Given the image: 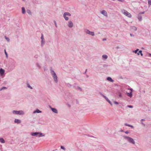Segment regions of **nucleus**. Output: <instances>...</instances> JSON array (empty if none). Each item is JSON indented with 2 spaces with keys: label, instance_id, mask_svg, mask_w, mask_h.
<instances>
[{
  "label": "nucleus",
  "instance_id": "obj_1",
  "mask_svg": "<svg viewBox=\"0 0 151 151\" xmlns=\"http://www.w3.org/2000/svg\"><path fill=\"white\" fill-rule=\"evenodd\" d=\"M50 70L51 71V73L52 76V77L54 79V81L56 83H57L58 82V78L56 73H55V72L52 70V68H50Z\"/></svg>",
  "mask_w": 151,
  "mask_h": 151
},
{
  "label": "nucleus",
  "instance_id": "obj_2",
  "mask_svg": "<svg viewBox=\"0 0 151 151\" xmlns=\"http://www.w3.org/2000/svg\"><path fill=\"white\" fill-rule=\"evenodd\" d=\"M31 134L32 136H37L39 137L44 136H45V135L43 134L42 133L37 132H32Z\"/></svg>",
  "mask_w": 151,
  "mask_h": 151
},
{
  "label": "nucleus",
  "instance_id": "obj_3",
  "mask_svg": "<svg viewBox=\"0 0 151 151\" xmlns=\"http://www.w3.org/2000/svg\"><path fill=\"white\" fill-rule=\"evenodd\" d=\"M122 12L127 17L130 18L132 17L131 14L127 11L124 9H123L122 10Z\"/></svg>",
  "mask_w": 151,
  "mask_h": 151
},
{
  "label": "nucleus",
  "instance_id": "obj_4",
  "mask_svg": "<svg viewBox=\"0 0 151 151\" xmlns=\"http://www.w3.org/2000/svg\"><path fill=\"white\" fill-rule=\"evenodd\" d=\"M84 32L87 34L91 35L93 36L94 35V33L93 32L90 31L88 29H84Z\"/></svg>",
  "mask_w": 151,
  "mask_h": 151
},
{
  "label": "nucleus",
  "instance_id": "obj_5",
  "mask_svg": "<svg viewBox=\"0 0 151 151\" xmlns=\"http://www.w3.org/2000/svg\"><path fill=\"white\" fill-rule=\"evenodd\" d=\"M71 16V14L68 12H65L63 14V17L66 21H68L69 20V18L67 16Z\"/></svg>",
  "mask_w": 151,
  "mask_h": 151
},
{
  "label": "nucleus",
  "instance_id": "obj_6",
  "mask_svg": "<svg viewBox=\"0 0 151 151\" xmlns=\"http://www.w3.org/2000/svg\"><path fill=\"white\" fill-rule=\"evenodd\" d=\"M13 113L16 114H24V112L22 111H17L14 110L13 111Z\"/></svg>",
  "mask_w": 151,
  "mask_h": 151
},
{
  "label": "nucleus",
  "instance_id": "obj_7",
  "mask_svg": "<svg viewBox=\"0 0 151 151\" xmlns=\"http://www.w3.org/2000/svg\"><path fill=\"white\" fill-rule=\"evenodd\" d=\"M125 138L127 139L129 142L133 144H135V142L132 138L127 136L125 137Z\"/></svg>",
  "mask_w": 151,
  "mask_h": 151
},
{
  "label": "nucleus",
  "instance_id": "obj_8",
  "mask_svg": "<svg viewBox=\"0 0 151 151\" xmlns=\"http://www.w3.org/2000/svg\"><path fill=\"white\" fill-rule=\"evenodd\" d=\"M73 23L71 21H69L68 22V26L70 28H72L73 26Z\"/></svg>",
  "mask_w": 151,
  "mask_h": 151
},
{
  "label": "nucleus",
  "instance_id": "obj_9",
  "mask_svg": "<svg viewBox=\"0 0 151 151\" xmlns=\"http://www.w3.org/2000/svg\"><path fill=\"white\" fill-rule=\"evenodd\" d=\"M100 13L106 17H108V15L106 12L105 10H103L101 11Z\"/></svg>",
  "mask_w": 151,
  "mask_h": 151
},
{
  "label": "nucleus",
  "instance_id": "obj_10",
  "mask_svg": "<svg viewBox=\"0 0 151 151\" xmlns=\"http://www.w3.org/2000/svg\"><path fill=\"white\" fill-rule=\"evenodd\" d=\"M132 89H130V92L129 93H127V95L129 96L130 98L132 97Z\"/></svg>",
  "mask_w": 151,
  "mask_h": 151
},
{
  "label": "nucleus",
  "instance_id": "obj_11",
  "mask_svg": "<svg viewBox=\"0 0 151 151\" xmlns=\"http://www.w3.org/2000/svg\"><path fill=\"white\" fill-rule=\"evenodd\" d=\"M41 38L42 40H41V42H42V43H41V45L42 46H43V44H44V43H45V42L44 41H43V39H44V37H43V35L42 34H41Z\"/></svg>",
  "mask_w": 151,
  "mask_h": 151
},
{
  "label": "nucleus",
  "instance_id": "obj_12",
  "mask_svg": "<svg viewBox=\"0 0 151 151\" xmlns=\"http://www.w3.org/2000/svg\"><path fill=\"white\" fill-rule=\"evenodd\" d=\"M4 70L3 69L1 68L0 69V74L1 76H2L4 75Z\"/></svg>",
  "mask_w": 151,
  "mask_h": 151
},
{
  "label": "nucleus",
  "instance_id": "obj_13",
  "mask_svg": "<svg viewBox=\"0 0 151 151\" xmlns=\"http://www.w3.org/2000/svg\"><path fill=\"white\" fill-rule=\"evenodd\" d=\"M51 109L52 111L53 112L56 114L58 113V111L56 109L54 108H52L51 107Z\"/></svg>",
  "mask_w": 151,
  "mask_h": 151
},
{
  "label": "nucleus",
  "instance_id": "obj_14",
  "mask_svg": "<svg viewBox=\"0 0 151 151\" xmlns=\"http://www.w3.org/2000/svg\"><path fill=\"white\" fill-rule=\"evenodd\" d=\"M14 122L15 123L19 124V123H21V121L19 119H16L14 120Z\"/></svg>",
  "mask_w": 151,
  "mask_h": 151
},
{
  "label": "nucleus",
  "instance_id": "obj_15",
  "mask_svg": "<svg viewBox=\"0 0 151 151\" xmlns=\"http://www.w3.org/2000/svg\"><path fill=\"white\" fill-rule=\"evenodd\" d=\"M107 80L108 81H110L111 82H113L114 81L111 79V78L110 77H108L107 78Z\"/></svg>",
  "mask_w": 151,
  "mask_h": 151
},
{
  "label": "nucleus",
  "instance_id": "obj_16",
  "mask_svg": "<svg viewBox=\"0 0 151 151\" xmlns=\"http://www.w3.org/2000/svg\"><path fill=\"white\" fill-rule=\"evenodd\" d=\"M142 17L141 15H138L137 18L139 21H141V20H142Z\"/></svg>",
  "mask_w": 151,
  "mask_h": 151
},
{
  "label": "nucleus",
  "instance_id": "obj_17",
  "mask_svg": "<svg viewBox=\"0 0 151 151\" xmlns=\"http://www.w3.org/2000/svg\"><path fill=\"white\" fill-rule=\"evenodd\" d=\"M41 112H42V111H41L39 110L38 109H37L36 111H34L33 112V113H41Z\"/></svg>",
  "mask_w": 151,
  "mask_h": 151
},
{
  "label": "nucleus",
  "instance_id": "obj_18",
  "mask_svg": "<svg viewBox=\"0 0 151 151\" xmlns=\"http://www.w3.org/2000/svg\"><path fill=\"white\" fill-rule=\"evenodd\" d=\"M102 58L103 59H106L107 58L108 56L106 55H102Z\"/></svg>",
  "mask_w": 151,
  "mask_h": 151
},
{
  "label": "nucleus",
  "instance_id": "obj_19",
  "mask_svg": "<svg viewBox=\"0 0 151 151\" xmlns=\"http://www.w3.org/2000/svg\"><path fill=\"white\" fill-rule=\"evenodd\" d=\"M22 12L23 14H24L25 13V10L24 7L22 8Z\"/></svg>",
  "mask_w": 151,
  "mask_h": 151
},
{
  "label": "nucleus",
  "instance_id": "obj_20",
  "mask_svg": "<svg viewBox=\"0 0 151 151\" xmlns=\"http://www.w3.org/2000/svg\"><path fill=\"white\" fill-rule=\"evenodd\" d=\"M0 142L2 143H4L5 142V140L3 138H0Z\"/></svg>",
  "mask_w": 151,
  "mask_h": 151
},
{
  "label": "nucleus",
  "instance_id": "obj_21",
  "mask_svg": "<svg viewBox=\"0 0 151 151\" xmlns=\"http://www.w3.org/2000/svg\"><path fill=\"white\" fill-rule=\"evenodd\" d=\"M137 54L138 55H139L140 54L141 56L143 55V54L142 53V50H139L138 52H137Z\"/></svg>",
  "mask_w": 151,
  "mask_h": 151
},
{
  "label": "nucleus",
  "instance_id": "obj_22",
  "mask_svg": "<svg viewBox=\"0 0 151 151\" xmlns=\"http://www.w3.org/2000/svg\"><path fill=\"white\" fill-rule=\"evenodd\" d=\"M125 125L126 126H127L128 127H131L132 128H133V126L132 125H130V124H127L126 123L125 124Z\"/></svg>",
  "mask_w": 151,
  "mask_h": 151
},
{
  "label": "nucleus",
  "instance_id": "obj_23",
  "mask_svg": "<svg viewBox=\"0 0 151 151\" xmlns=\"http://www.w3.org/2000/svg\"><path fill=\"white\" fill-rule=\"evenodd\" d=\"M106 100L112 106V104L110 101L108 99V98H106Z\"/></svg>",
  "mask_w": 151,
  "mask_h": 151
},
{
  "label": "nucleus",
  "instance_id": "obj_24",
  "mask_svg": "<svg viewBox=\"0 0 151 151\" xmlns=\"http://www.w3.org/2000/svg\"><path fill=\"white\" fill-rule=\"evenodd\" d=\"M7 88L6 87H3L0 89V91H1L2 90H4V89H6Z\"/></svg>",
  "mask_w": 151,
  "mask_h": 151
},
{
  "label": "nucleus",
  "instance_id": "obj_25",
  "mask_svg": "<svg viewBox=\"0 0 151 151\" xmlns=\"http://www.w3.org/2000/svg\"><path fill=\"white\" fill-rule=\"evenodd\" d=\"M27 12L29 14H31V12L30 10H27Z\"/></svg>",
  "mask_w": 151,
  "mask_h": 151
},
{
  "label": "nucleus",
  "instance_id": "obj_26",
  "mask_svg": "<svg viewBox=\"0 0 151 151\" xmlns=\"http://www.w3.org/2000/svg\"><path fill=\"white\" fill-rule=\"evenodd\" d=\"M36 65L37 67H38L39 69H40L41 68V67L39 63H37L36 64Z\"/></svg>",
  "mask_w": 151,
  "mask_h": 151
},
{
  "label": "nucleus",
  "instance_id": "obj_27",
  "mask_svg": "<svg viewBox=\"0 0 151 151\" xmlns=\"http://www.w3.org/2000/svg\"><path fill=\"white\" fill-rule=\"evenodd\" d=\"M132 29H133L134 31H136L137 29V28L134 26L132 27Z\"/></svg>",
  "mask_w": 151,
  "mask_h": 151
},
{
  "label": "nucleus",
  "instance_id": "obj_28",
  "mask_svg": "<svg viewBox=\"0 0 151 151\" xmlns=\"http://www.w3.org/2000/svg\"><path fill=\"white\" fill-rule=\"evenodd\" d=\"M27 87L28 88H30L31 89H32V88L30 86L29 84V83L27 84Z\"/></svg>",
  "mask_w": 151,
  "mask_h": 151
},
{
  "label": "nucleus",
  "instance_id": "obj_29",
  "mask_svg": "<svg viewBox=\"0 0 151 151\" xmlns=\"http://www.w3.org/2000/svg\"><path fill=\"white\" fill-rule=\"evenodd\" d=\"M5 39L7 40V41L9 42V38L7 37L6 36H5Z\"/></svg>",
  "mask_w": 151,
  "mask_h": 151
},
{
  "label": "nucleus",
  "instance_id": "obj_30",
  "mask_svg": "<svg viewBox=\"0 0 151 151\" xmlns=\"http://www.w3.org/2000/svg\"><path fill=\"white\" fill-rule=\"evenodd\" d=\"M148 4L149 6H150L151 5V1H148Z\"/></svg>",
  "mask_w": 151,
  "mask_h": 151
},
{
  "label": "nucleus",
  "instance_id": "obj_31",
  "mask_svg": "<svg viewBox=\"0 0 151 151\" xmlns=\"http://www.w3.org/2000/svg\"><path fill=\"white\" fill-rule=\"evenodd\" d=\"M101 95L103 97H104L105 99L106 100V98H107L103 94H101Z\"/></svg>",
  "mask_w": 151,
  "mask_h": 151
},
{
  "label": "nucleus",
  "instance_id": "obj_32",
  "mask_svg": "<svg viewBox=\"0 0 151 151\" xmlns=\"http://www.w3.org/2000/svg\"><path fill=\"white\" fill-rule=\"evenodd\" d=\"M60 147H61V149H62L63 150H65V147H64V146H61Z\"/></svg>",
  "mask_w": 151,
  "mask_h": 151
},
{
  "label": "nucleus",
  "instance_id": "obj_33",
  "mask_svg": "<svg viewBox=\"0 0 151 151\" xmlns=\"http://www.w3.org/2000/svg\"><path fill=\"white\" fill-rule=\"evenodd\" d=\"M128 107L130 108H132L133 107V106L132 105H128L127 106Z\"/></svg>",
  "mask_w": 151,
  "mask_h": 151
},
{
  "label": "nucleus",
  "instance_id": "obj_34",
  "mask_svg": "<svg viewBox=\"0 0 151 151\" xmlns=\"http://www.w3.org/2000/svg\"><path fill=\"white\" fill-rule=\"evenodd\" d=\"M145 13V12H139V14H143L144 13Z\"/></svg>",
  "mask_w": 151,
  "mask_h": 151
},
{
  "label": "nucleus",
  "instance_id": "obj_35",
  "mask_svg": "<svg viewBox=\"0 0 151 151\" xmlns=\"http://www.w3.org/2000/svg\"><path fill=\"white\" fill-rule=\"evenodd\" d=\"M4 51H5V54H6V58H7V52H6V51L5 50Z\"/></svg>",
  "mask_w": 151,
  "mask_h": 151
},
{
  "label": "nucleus",
  "instance_id": "obj_36",
  "mask_svg": "<svg viewBox=\"0 0 151 151\" xmlns=\"http://www.w3.org/2000/svg\"><path fill=\"white\" fill-rule=\"evenodd\" d=\"M114 103L116 104H119V103L117 101H115L114 102Z\"/></svg>",
  "mask_w": 151,
  "mask_h": 151
},
{
  "label": "nucleus",
  "instance_id": "obj_37",
  "mask_svg": "<svg viewBox=\"0 0 151 151\" xmlns=\"http://www.w3.org/2000/svg\"><path fill=\"white\" fill-rule=\"evenodd\" d=\"M77 88L79 89L81 91H82V89H81V88L80 87H77Z\"/></svg>",
  "mask_w": 151,
  "mask_h": 151
},
{
  "label": "nucleus",
  "instance_id": "obj_38",
  "mask_svg": "<svg viewBox=\"0 0 151 151\" xmlns=\"http://www.w3.org/2000/svg\"><path fill=\"white\" fill-rule=\"evenodd\" d=\"M54 23H55V27H57V24L56 23V22L55 21H54Z\"/></svg>",
  "mask_w": 151,
  "mask_h": 151
},
{
  "label": "nucleus",
  "instance_id": "obj_39",
  "mask_svg": "<svg viewBox=\"0 0 151 151\" xmlns=\"http://www.w3.org/2000/svg\"><path fill=\"white\" fill-rule=\"evenodd\" d=\"M119 96L120 97H122V94H121V93H119Z\"/></svg>",
  "mask_w": 151,
  "mask_h": 151
},
{
  "label": "nucleus",
  "instance_id": "obj_40",
  "mask_svg": "<svg viewBox=\"0 0 151 151\" xmlns=\"http://www.w3.org/2000/svg\"><path fill=\"white\" fill-rule=\"evenodd\" d=\"M125 133H126V134H127L129 133V132L127 131H125Z\"/></svg>",
  "mask_w": 151,
  "mask_h": 151
},
{
  "label": "nucleus",
  "instance_id": "obj_41",
  "mask_svg": "<svg viewBox=\"0 0 151 151\" xmlns=\"http://www.w3.org/2000/svg\"><path fill=\"white\" fill-rule=\"evenodd\" d=\"M87 69H86V70H85V71L84 73V74H85L86 73L87 71Z\"/></svg>",
  "mask_w": 151,
  "mask_h": 151
},
{
  "label": "nucleus",
  "instance_id": "obj_42",
  "mask_svg": "<svg viewBox=\"0 0 151 151\" xmlns=\"http://www.w3.org/2000/svg\"><path fill=\"white\" fill-rule=\"evenodd\" d=\"M103 41H105V40H106V38H104L103 39Z\"/></svg>",
  "mask_w": 151,
  "mask_h": 151
},
{
  "label": "nucleus",
  "instance_id": "obj_43",
  "mask_svg": "<svg viewBox=\"0 0 151 151\" xmlns=\"http://www.w3.org/2000/svg\"><path fill=\"white\" fill-rule=\"evenodd\" d=\"M134 52L135 53H137V51H136V50H135V51H134Z\"/></svg>",
  "mask_w": 151,
  "mask_h": 151
},
{
  "label": "nucleus",
  "instance_id": "obj_44",
  "mask_svg": "<svg viewBox=\"0 0 151 151\" xmlns=\"http://www.w3.org/2000/svg\"><path fill=\"white\" fill-rule=\"evenodd\" d=\"M130 35L131 37L134 36V35L132 34H130Z\"/></svg>",
  "mask_w": 151,
  "mask_h": 151
},
{
  "label": "nucleus",
  "instance_id": "obj_45",
  "mask_svg": "<svg viewBox=\"0 0 151 151\" xmlns=\"http://www.w3.org/2000/svg\"><path fill=\"white\" fill-rule=\"evenodd\" d=\"M149 56L151 57V54H149Z\"/></svg>",
  "mask_w": 151,
  "mask_h": 151
},
{
  "label": "nucleus",
  "instance_id": "obj_46",
  "mask_svg": "<svg viewBox=\"0 0 151 151\" xmlns=\"http://www.w3.org/2000/svg\"><path fill=\"white\" fill-rule=\"evenodd\" d=\"M139 50V49H137L136 50V51H137H137Z\"/></svg>",
  "mask_w": 151,
  "mask_h": 151
},
{
  "label": "nucleus",
  "instance_id": "obj_47",
  "mask_svg": "<svg viewBox=\"0 0 151 151\" xmlns=\"http://www.w3.org/2000/svg\"><path fill=\"white\" fill-rule=\"evenodd\" d=\"M139 50V49H137L136 50V51H137H137Z\"/></svg>",
  "mask_w": 151,
  "mask_h": 151
},
{
  "label": "nucleus",
  "instance_id": "obj_48",
  "mask_svg": "<svg viewBox=\"0 0 151 151\" xmlns=\"http://www.w3.org/2000/svg\"><path fill=\"white\" fill-rule=\"evenodd\" d=\"M145 120L144 119H142L141 120V121H144Z\"/></svg>",
  "mask_w": 151,
  "mask_h": 151
},
{
  "label": "nucleus",
  "instance_id": "obj_49",
  "mask_svg": "<svg viewBox=\"0 0 151 151\" xmlns=\"http://www.w3.org/2000/svg\"><path fill=\"white\" fill-rule=\"evenodd\" d=\"M87 77H88V75H87Z\"/></svg>",
  "mask_w": 151,
  "mask_h": 151
},
{
  "label": "nucleus",
  "instance_id": "obj_50",
  "mask_svg": "<svg viewBox=\"0 0 151 151\" xmlns=\"http://www.w3.org/2000/svg\"><path fill=\"white\" fill-rule=\"evenodd\" d=\"M142 124H143V123H142Z\"/></svg>",
  "mask_w": 151,
  "mask_h": 151
}]
</instances>
